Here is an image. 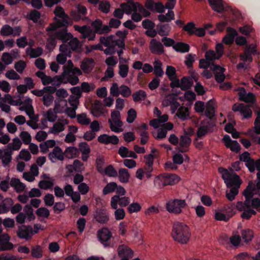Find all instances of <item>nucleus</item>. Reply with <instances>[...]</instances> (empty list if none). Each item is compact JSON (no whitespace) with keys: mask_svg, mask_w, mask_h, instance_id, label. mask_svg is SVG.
<instances>
[{"mask_svg":"<svg viewBox=\"0 0 260 260\" xmlns=\"http://www.w3.org/2000/svg\"><path fill=\"white\" fill-rule=\"evenodd\" d=\"M214 126V121H209V120H204L198 129L197 132L198 137L201 138L205 136L207 133L213 131Z\"/></svg>","mask_w":260,"mask_h":260,"instance_id":"obj_21","label":"nucleus"},{"mask_svg":"<svg viewBox=\"0 0 260 260\" xmlns=\"http://www.w3.org/2000/svg\"><path fill=\"white\" fill-rule=\"evenodd\" d=\"M10 237L7 234H2L0 233V246L2 250H10L13 244L9 242Z\"/></svg>","mask_w":260,"mask_h":260,"instance_id":"obj_39","label":"nucleus"},{"mask_svg":"<svg viewBox=\"0 0 260 260\" xmlns=\"http://www.w3.org/2000/svg\"><path fill=\"white\" fill-rule=\"evenodd\" d=\"M250 186V190L252 196L247 198V200L250 201V207H252L260 211V192L255 188L254 183L252 181H249L247 187Z\"/></svg>","mask_w":260,"mask_h":260,"instance_id":"obj_12","label":"nucleus"},{"mask_svg":"<svg viewBox=\"0 0 260 260\" xmlns=\"http://www.w3.org/2000/svg\"><path fill=\"white\" fill-rule=\"evenodd\" d=\"M127 30L122 31L119 30L116 33V35L119 39H116L115 36L111 35L108 37H102L100 38V42L104 45L106 48L104 50V53L106 55H112L116 52V47L119 48L124 49L125 44L124 39L128 34Z\"/></svg>","mask_w":260,"mask_h":260,"instance_id":"obj_1","label":"nucleus"},{"mask_svg":"<svg viewBox=\"0 0 260 260\" xmlns=\"http://www.w3.org/2000/svg\"><path fill=\"white\" fill-rule=\"evenodd\" d=\"M130 202L131 199L128 197L115 195L111 199L110 205L112 209H116L118 205L121 208L128 207Z\"/></svg>","mask_w":260,"mask_h":260,"instance_id":"obj_14","label":"nucleus"},{"mask_svg":"<svg viewBox=\"0 0 260 260\" xmlns=\"http://www.w3.org/2000/svg\"><path fill=\"white\" fill-rule=\"evenodd\" d=\"M54 25H50L46 28L49 38L47 40L46 48L49 51H52L56 44L57 40H60L57 35L59 32H62V28H57L54 27Z\"/></svg>","mask_w":260,"mask_h":260,"instance_id":"obj_9","label":"nucleus"},{"mask_svg":"<svg viewBox=\"0 0 260 260\" xmlns=\"http://www.w3.org/2000/svg\"><path fill=\"white\" fill-rule=\"evenodd\" d=\"M107 112V110L100 101L96 100L94 102L91 110V113L93 116L99 117L104 115Z\"/></svg>","mask_w":260,"mask_h":260,"instance_id":"obj_27","label":"nucleus"},{"mask_svg":"<svg viewBox=\"0 0 260 260\" xmlns=\"http://www.w3.org/2000/svg\"><path fill=\"white\" fill-rule=\"evenodd\" d=\"M118 255L122 258H128L132 257L133 252L127 245L122 244L118 246L117 249Z\"/></svg>","mask_w":260,"mask_h":260,"instance_id":"obj_35","label":"nucleus"},{"mask_svg":"<svg viewBox=\"0 0 260 260\" xmlns=\"http://www.w3.org/2000/svg\"><path fill=\"white\" fill-rule=\"evenodd\" d=\"M180 178L176 174L164 173L156 176L154 179V185L162 188L166 185H173L177 183Z\"/></svg>","mask_w":260,"mask_h":260,"instance_id":"obj_7","label":"nucleus"},{"mask_svg":"<svg viewBox=\"0 0 260 260\" xmlns=\"http://www.w3.org/2000/svg\"><path fill=\"white\" fill-rule=\"evenodd\" d=\"M95 220L100 223H107L110 220V214L105 208L96 209L94 214Z\"/></svg>","mask_w":260,"mask_h":260,"instance_id":"obj_19","label":"nucleus"},{"mask_svg":"<svg viewBox=\"0 0 260 260\" xmlns=\"http://www.w3.org/2000/svg\"><path fill=\"white\" fill-rule=\"evenodd\" d=\"M76 117L77 122L81 125H87L91 122L90 119L87 117L86 114L84 113L78 114Z\"/></svg>","mask_w":260,"mask_h":260,"instance_id":"obj_62","label":"nucleus"},{"mask_svg":"<svg viewBox=\"0 0 260 260\" xmlns=\"http://www.w3.org/2000/svg\"><path fill=\"white\" fill-rule=\"evenodd\" d=\"M252 192L250 190V186L246 187L244 192V196L245 197V201L244 203L238 202L236 208L239 211H243L241 217L243 219H249L251 217L256 214V212L250 207V201L247 200V198L252 196Z\"/></svg>","mask_w":260,"mask_h":260,"instance_id":"obj_4","label":"nucleus"},{"mask_svg":"<svg viewBox=\"0 0 260 260\" xmlns=\"http://www.w3.org/2000/svg\"><path fill=\"white\" fill-rule=\"evenodd\" d=\"M254 132L249 131L248 134L255 141L260 144V110L257 111V116L254 121Z\"/></svg>","mask_w":260,"mask_h":260,"instance_id":"obj_22","label":"nucleus"},{"mask_svg":"<svg viewBox=\"0 0 260 260\" xmlns=\"http://www.w3.org/2000/svg\"><path fill=\"white\" fill-rule=\"evenodd\" d=\"M68 123L69 120L67 119H59L53 124L52 127H50L48 133L57 135L64 131L66 128V125L68 124Z\"/></svg>","mask_w":260,"mask_h":260,"instance_id":"obj_15","label":"nucleus"},{"mask_svg":"<svg viewBox=\"0 0 260 260\" xmlns=\"http://www.w3.org/2000/svg\"><path fill=\"white\" fill-rule=\"evenodd\" d=\"M187 206L185 200L173 199L167 203L166 209L171 213L179 214L182 212V209Z\"/></svg>","mask_w":260,"mask_h":260,"instance_id":"obj_10","label":"nucleus"},{"mask_svg":"<svg viewBox=\"0 0 260 260\" xmlns=\"http://www.w3.org/2000/svg\"><path fill=\"white\" fill-rule=\"evenodd\" d=\"M81 75L82 72L78 68H75L72 71H63L59 77L56 78V79H58V83L57 84V86H59L61 83L66 84L67 83H69L72 85H76L79 82L78 77Z\"/></svg>","mask_w":260,"mask_h":260,"instance_id":"obj_5","label":"nucleus"},{"mask_svg":"<svg viewBox=\"0 0 260 260\" xmlns=\"http://www.w3.org/2000/svg\"><path fill=\"white\" fill-rule=\"evenodd\" d=\"M130 178V175L128 171L126 169H120L119 170V179L122 183H127L128 182Z\"/></svg>","mask_w":260,"mask_h":260,"instance_id":"obj_54","label":"nucleus"},{"mask_svg":"<svg viewBox=\"0 0 260 260\" xmlns=\"http://www.w3.org/2000/svg\"><path fill=\"white\" fill-rule=\"evenodd\" d=\"M223 47L222 44L216 45L215 51L210 50L205 53V57L213 62V61L219 59L223 54Z\"/></svg>","mask_w":260,"mask_h":260,"instance_id":"obj_13","label":"nucleus"},{"mask_svg":"<svg viewBox=\"0 0 260 260\" xmlns=\"http://www.w3.org/2000/svg\"><path fill=\"white\" fill-rule=\"evenodd\" d=\"M162 104L165 106H170L171 113H175L177 117L182 121L187 119L189 117L188 108L181 106L174 96H167Z\"/></svg>","mask_w":260,"mask_h":260,"instance_id":"obj_2","label":"nucleus"},{"mask_svg":"<svg viewBox=\"0 0 260 260\" xmlns=\"http://www.w3.org/2000/svg\"><path fill=\"white\" fill-rule=\"evenodd\" d=\"M237 35L236 30L230 27L227 28V34L222 39V42L226 45L233 43L235 36Z\"/></svg>","mask_w":260,"mask_h":260,"instance_id":"obj_40","label":"nucleus"},{"mask_svg":"<svg viewBox=\"0 0 260 260\" xmlns=\"http://www.w3.org/2000/svg\"><path fill=\"white\" fill-rule=\"evenodd\" d=\"M215 103L214 100H209L206 105L205 107V115L208 118L206 120L209 121H213L212 118L215 115Z\"/></svg>","mask_w":260,"mask_h":260,"instance_id":"obj_34","label":"nucleus"},{"mask_svg":"<svg viewBox=\"0 0 260 260\" xmlns=\"http://www.w3.org/2000/svg\"><path fill=\"white\" fill-rule=\"evenodd\" d=\"M191 139L188 135L181 136L179 141L180 151L181 152L186 151V148L189 145Z\"/></svg>","mask_w":260,"mask_h":260,"instance_id":"obj_46","label":"nucleus"},{"mask_svg":"<svg viewBox=\"0 0 260 260\" xmlns=\"http://www.w3.org/2000/svg\"><path fill=\"white\" fill-rule=\"evenodd\" d=\"M21 105L19 108L20 110L25 111L30 119H34L35 114L32 105V100L27 98L23 102H22Z\"/></svg>","mask_w":260,"mask_h":260,"instance_id":"obj_26","label":"nucleus"},{"mask_svg":"<svg viewBox=\"0 0 260 260\" xmlns=\"http://www.w3.org/2000/svg\"><path fill=\"white\" fill-rule=\"evenodd\" d=\"M102 175H106L110 177H115L117 176V172L114 168L112 165H109L105 168L103 171Z\"/></svg>","mask_w":260,"mask_h":260,"instance_id":"obj_63","label":"nucleus"},{"mask_svg":"<svg viewBox=\"0 0 260 260\" xmlns=\"http://www.w3.org/2000/svg\"><path fill=\"white\" fill-rule=\"evenodd\" d=\"M22 143L18 138H14L12 142L9 143L7 147L10 151H15L19 150L21 146Z\"/></svg>","mask_w":260,"mask_h":260,"instance_id":"obj_60","label":"nucleus"},{"mask_svg":"<svg viewBox=\"0 0 260 260\" xmlns=\"http://www.w3.org/2000/svg\"><path fill=\"white\" fill-rule=\"evenodd\" d=\"M238 95L241 101L246 103H253L255 101L254 95L251 93H247L244 88H238Z\"/></svg>","mask_w":260,"mask_h":260,"instance_id":"obj_31","label":"nucleus"},{"mask_svg":"<svg viewBox=\"0 0 260 260\" xmlns=\"http://www.w3.org/2000/svg\"><path fill=\"white\" fill-rule=\"evenodd\" d=\"M34 233V231H32L31 227L24 225L19 226L17 232V235L19 238L26 240L30 239Z\"/></svg>","mask_w":260,"mask_h":260,"instance_id":"obj_23","label":"nucleus"},{"mask_svg":"<svg viewBox=\"0 0 260 260\" xmlns=\"http://www.w3.org/2000/svg\"><path fill=\"white\" fill-rule=\"evenodd\" d=\"M31 256L36 258H40L43 256V247L40 245H36L31 248Z\"/></svg>","mask_w":260,"mask_h":260,"instance_id":"obj_61","label":"nucleus"},{"mask_svg":"<svg viewBox=\"0 0 260 260\" xmlns=\"http://www.w3.org/2000/svg\"><path fill=\"white\" fill-rule=\"evenodd\" d=\"M233 110L239 112L240 114L245 119L249 118L252 116V111L250 107L243 103L235 104L233 105Z\"/></svg>","mask_w":260,"mask_h":260,"instance_id":"obj_17","label":"nucleus"},{"mask_svg":"<svg viewBox=\"0 0 260 260\" xmlns=\"http://www.w3.org/2000/svg\"><path fill=\"white\" fill-rule=\"evenodd\" d=\"M63 42L66 44L70 51V50H75L79 47V41L77 38H74L72 35L68 32L67 30L62 28V32H59L57 35Z\"/></svg>","mask_w":260,"mask_h":260,"instance_id":"obj_8","label":"nucleus"},{"mask_svg":"<svg viewBox=\"0 0 260 260\" xmlns=\"http://www.w3.org/2000/svg\"><path fill=\"white\" fill-rule=\"evenodd\" d=\"M68 106L67 101L65 99H56L54 101V109L58 114L63 113Z\"/></svg>","mask_w":260,"mask_h":260,"instance_id":"obj_37","label":"nucleus"},{"mask_svg":"<svg viewBox=\"0 0 260 260\" xmlns=\"http://www.w3.org/2000/svg\"><path fill=\"white\" fill-rule=\"evenodd\" d=\"M94 67V61L91 58L84 59L81 64V69L86 73H89Z\"/></svg>","mask_w":260,"mask_h":260,"instance_id":"obj_44","label":"nucleus"},{"mask_svg":"<svg viewBox=\"0 0 260 260\" xmlns=\"http://www.w3.org/2000/svg\"><path fill=\"white\" fill-rule=\"evenodd\" d=\"M48 157L50 161L53 163L58 160L62 161L64 159V153L62 149L57 146L48 154Z\"/></svg>","mask_w":260,"mask_h":260,"instance_id":"obj_24","label":"nucleus"},{"mask_svg":"<svg viewBox=\"0 0 260 260\" xmlns=\"http://www.w3.org/2000/svg\"><path fill=\"white\" fill-rule=\"evenodd\" d=\"M21 31L22 28L19 26L12 27L8 24H5L1 28L0 33L3 36L16 37L20 36Z\"/></svg>","mask_w":260,"mask_h":260,"instance_id":"obj_16","label":"nucleus"},{"mask_svg":"<svg viewBox=\"0 0 260 260\" xmlns=\"http://www.w3.org/2000/svg\"><path fill=\"white\" fill-rule=\"evenodd\" d=\"M218 171L228 188H240L241 181L238 175L222 168H219Z\"/></svg>","mask_w":260,"mask_h":260,"instance_id":"obj_6","label":"nucleus"},{"mask_svg":"<svg viewBox=\"0 0 260 260\" xmlns=\"http://www.w3.org/2000/svg\"><path fill=\"white\" fill-rule=\"evenodd\" d=\"M173 48L177 52L181 53L187 52L189 50V45L182 42H178L173 46Z\"/></svg>","mask_w":260,"mask_h":260,"instance_id":"obj_55","label":"nucleus"},{"mask_svg":"<svg viewBox=\"0 0 260 260\" xmlns=\"http://www.w3.org/2000/svg\"><path fill=\"white\" fill-rule=\"evenodd\" d=\"M59 50L60 53L57 55L56 60L59 63L63 64L67 61V57L70 56V52L66 44H62L60 46Z\"/></svg>","mask_w":260,"mask_h":260,"instance_id":"obj_28","label":"nucleus"},{"mask_svg":"<svg viewBox=\"0 0 260 260\" xmlns=\"http://www.w3.org/2000/svg\"><path fill=\"white\" fill-rule=\"evenodd\" d=\"M256 48V46L254 44H251L248 46H246L244 53L240 56V59L244 62H252V55L257 54Z\"/></svg>","mask_w":260,"mask_h":260,"instance_id":"obj_18","label":"nucleus"},{"mask_svg":"<svg viewBox=\"0 0 260 260\" xmlns=\"http://www.w3.org/2000/svg\"><path fill=\"white\" fill-rule=\"evenodd\" d=\"M92 27L96 33L103 34L110 31V27L107 25H103L102 21L100 19H96L91 23Z\"/></svg>","mask_w":260,"mask_h":260,"instance_id":"obj_29","label":"nucleus"},{"mask_svg":"<svg viewBox=\"0 0 260 260\" xmlns=\"http://www.w3.org/2000/svg\"><path fill=\"white\" fill-rule=\"evenodd\" d=\"M154 73L157 77H162L164 72L162 69V63L158 59H156L153 62Z\"/></svg>","mask_w":260,"mask_h":260,"instance_id":"obj_53","label":"nucleus"},{"mask_svg":"<svg viewBox=\"0 0 260 260\" xmlns=\"http://www.w3.org/2000/svg\"><path fill=\"white\" fill-rule=\"evenodd\" d=\"M111 130L116 133H119L123 131L122 128V122L121 121H111L109 122Z\"/></svg>","mask_w":260,"mask_h":260,"instance_id":"obj_50","label":"nucleus"},{"mask_svg":"<svg viewBox=\"0 0 260 260\" xmlns=\"http://www.w3.org/2000/svg\"><path fill=\"white\" fill-rule=\"evenodd\" d=\"M223 141L227 148L233 151L238 152L240 149V146L237 141L231 140L229 135H225Z\"/></svg>","mask_w":260,"mask_h":260,"instance_id":"obj_33","label":"nucleus"},{"mask_svg":"<svg viewBox=\"0 0 260 260\" xmlns=\"http://www.w3.org/2000/svg\"><path fill=\"white\" fill-rule=\"evenodd\" d=\"M66 168L70 173L73 172V170L75 172L81 173L85 169L83 164L78 159L75 160L73 165H68Z\"/></svg>","mask_w":260,"mask_h":260,"instance_id":"obj_41","label":"nucleus"},{"mask_svg":"<svg viewBox=\"0 0 260 260\" xmlns=\"http://www.w3.org/2000/svg\"><path fill=\"white\" fill-rule=\"evenodd\" d=\"M138 3H122L120 5V8L122 9L124 13L129 15L134 11H137Z\"/></svg>","mask_w":260,"mask_h":260,"instance_id":"obj_42","label":"nucleus"},{"mask_svg":"<svg viewBox=\"0 0 260 260\" xmlns=\"http://www.w3.org/2000/svg\"><path fill=\"white\" fill-rule=\"evenodd\" d=\"M210 69L213 71L216 81L218 83H222L225 79V75L224 72L225 69L217 64H213L210 67Z\"/></svg>","mask_w":260,"mask_h":260,"instance_id":"obj_25","label":"nucleus"},{"mask_svg":"<svg viewBox=\"0 0 260 260\" xmlns=\"http://www.w3.org/2000/svg\"><path fill=\"white\" fill-rule=\"evenodd\" d=\"M54 13L56 17L60 18V19L55 17L54 22L50 25H54V27L57 28H61L62 26L68 24V16L61 7L57 6L54 10Z\"/></svg>","mask_w":260,"mask_h":260,"instance_id":"obj_11","label":"nucleus"},{"mask_svg":"<svg viewBox=\"0 0 260 260\" xmlns=\"http://www.w3.org/2000/svg\"><path fill=\"white\" fill-rule=\"evenodd\" d=\"M74 27L76 31H78L81 34L82 37L84 39H86V37L88 36L89 33H90V31L91 30L89 27H87L86 25L80 26L77 25H75Z\"/></svg>","mask_w":260,"mask_h":260,"instance_id":"obj_57","label":"nucleus"},{"mask_svg":"<svg viewBox=\"0 0 260 260\" xmlns=\"http://www.w3.org/2000/svg\"><path fill=\"white\" fill-rule=\"evenodd\" d=\"M98 238L101 243L105 246L109 245V240L112 237V233L108 228H103L98 231Z\"/></svg>","mask_w":260,"mask_h":260,"instance_id":"obj_20","label":"nucleus"},{"mask_svg":"<svg viewBox=\"0 0 260 260\" xmlns=\"http://www.w3.org/2000/svg\"><path fill=\"white\" fill-rule=\"evenodd\" d=\"M240 160L245 162V165L249 169V167L252 168L251 166L253 164V159L250 157V154L248 152H244L240 156Z\"/></svg>","mask_w":260,"mask_h":260,"instance_id":"obj_59","label":"nucleus"},{"mask_svg":"<svg viewBox=\"0 0 260 260\" xmlns=\"http://www.w3.org/2000/svg\"><path fill=\"white\" fill-rule=\"evenodd\" d=\"M99 142L108 145L112 144L116 145L119 143V139L115 135L109 136L107 134H102L100 135L98 138Z\"/></svg>","mask_w":260,"mask_h":260,"instance_id":"obj_30","label":"nucleus"},{"mask_svg":"<svg viewBox=\"0 0 260 260\" xmlns=\"http://www.w3.org/2000/svg\"><path fill=\"white\" fill-rule=\"evenodd\" d=\"M115 211L114 212V218L116 220H121L124 218L125 216V212L122 208H118L117 206L116 209H114Z\"/></svg>","mask_w":260,"mask_h":260,"instance_id":"obj_64","label":"nucleus"},{"mask_svg":"<svg viewBox=\"0 0 260 260\" xmlns=\"http://www.w3.org/2000/svg\"><path fill=\"white\" fill-rule=\"evenodd\" d=\"M10 185L17 192H22L25 188V185L18 179L13 178L10 181Z\"/></svg>","mask_w":260,"mask_h":260,"instance_id":"obj_45","label":"nucleus"},{"mask_svg":"<svg viewBox=\"0 0 260 260\" xmlns=\"http://www.w3.org/2000/svg\"><path fill=\"white\" fill-rule=\"evenodd\" d=\"M232 214H226L223 212L222 209L215 212L214 217L216 220L227 222L231 218Z\"/></svg>","mask_w":260,"mask_h":260,"instance_id":"obj_52","label":"nucleus"},{"mask_svg":"<svg viewBox=\"0 0 260 260\" xmlns=\"http://www.w3.org/2000/svg\"><path fill=\"white\" fill-rule=\"evenodd\" d=\"M58 113L56 112L54 109H49L44 114L46 120L50 122H54L57 118Z\"/></svg>","mask_w":260,"mask_h":260,"instance_id":"obj_56","label":"nucleus"},{"mask_svg":"<svg viewBox=\"0 0 260 260\" xmlns=\"http://www.w3.org/2000/svg\"><path fill=\"white\" fill-rule=\"evenodd\" d=\"M172 236L175 241L185 244L189 241L191 233L189 227L186 224L176 222L173 226Z\"/></svg>","mask_w":260,"mask_h":260,"instance_id":"obj_3","label":"nucleus"},{"mask_svg":"<svg viewBox=\"0 0 260 260\" xmlns=\"http://www.w3.org/2000/svg\"><path fill=\"white\" fill-rule=\"evenodd\" d=\"M193 82L191 78L189 77H183L180 81L177 79L174 82L176 87H180L182 90L189 89L192 85Z\"/></svg>","mask_w":260,"mask_h":260,"instance_id":"obj_32","label":"nucleus"},{"mask_svg":"<svg viewBox=\"0 0 260 260\" xmlns=\"http://www.w3.org/2000/svg\"><path fill=\"white\" fill-rule=\"evenodd\" d=\"M64 157L68 158H73L76 157L79 155V150L75 147H68L63 152Z\"/></svg>","mask_w":260,"mask_h":260,"instance_id":"obj_48","label":"nucleus"},{"mask_svg":"<svg viewBox=\"0 0 260 260\" xmlns=\"http://www.w3.org/2000/svg\"><path fill=\"white\" fill-rule=\"evenodd\" d=\"M212 9L218 13H220L227 10L226 4L223 3L222 0H208Z\"/></svg>","mask_w":260,"mask_h":260,"instance_id":"obj_36","label":"nucleus"},{"mask_svg":"<svg viewBox=\"0 0 260 260\" xmlns=\"http://www.w3.org/2000/svg\"><path fill=\"white\" fill-rule=\"evenodd\" d=\"M171 30V26L169 24H160L157 25V33L161 36H168Z\"/></svg>","mask_w":260,"mask_h":260,"instance_id":"obj_47","label":"nucleus"},{"mask_svg":"<svg viewBox=\"0 0 260 260\" xmlns=\"http://www.w3.org/2000/svg\"><path fill=\"white\" fill-rule=\"evenodd\" d=\"M26 53L30 58H36L42 54L43 49L41 47L27 48L26 49Z\"/></svg>","mask_w":260,"mask_h":260,"instance_id":"obj_49","label":"nucleus"},{"mask_svg":"<svg viewBox=\"0 0 260 260\" xmlns=\"http://www.w3.org/2000/svg\"><path fill=\"white\" fill-rule=\"evenodd\" d=\"M13 204V200L11 198H6L0 203V214L8 212Z\"/></svg>","mask_w":260,"mask_h":260,"instance_id":"obj_43","label":"nucleus"},{"mask_svg":"<svg viewBox=\"0 0 260 260\" xmlns=\"http://www.w3.org/2000/svg\"><path fill=\"white\" fill-rule=\"evenodd\" d=\"M150 49L152 53L161 54L164 52L163 45L156 39H152L150 42Z\"/></svg>","mask_w":260,"mask_h":260,"instance_id":"obj_38","label":"nucleus"},{"mask_svg":"<svg viewBox=\"0 0 260 260\" xmlns=\"http://www.w3.org/2000/svg\"><path fill=\"white\" fill-rule=\"evenodd\" d=\"M133 99L134 102H138L145 100L147 94L145 91L139 90L132 94Z\"/></svg>","mask_w":260,"mask_h":260,"instance_id":"obj_58","label":"nucleus"},{"mask_svg":"<svg viewBox=\"0 0 260 260\" xmlns=\"http://www.w3.org/2000/svg\"><path fill=\"white\" fill-rule=\"evenodd\" d=\"M141 209V205L137 202H133L132 203L130 202L127 208V212L129 214L138 213L140 211Z\"/></svg>","mask_w":260,"mask_h":260,"instance_id":"obj_51","label":"nucleus"}]
</instances>
